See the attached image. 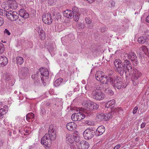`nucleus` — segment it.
Instances as JSON below:
<instances>
[{
    "label": "nucleus",
    "instance_id": "1",
    "mask_svg": "<svg viewBox=\"0 0 149 149\" xmlns=\"http://www.w3.org/2000/svg\"><path fill=\"white\" fill-rule=\"evenodd\" d=\"M56 127L52 125H50L49 128L48 133H46L42 138L41 143L47 148H49L52 144V141L56 139Z\"/></svg>",
    "mask_w": 149,
    "mask_h": 149
},
{
    "label": "nucleus",
    "instance_id": "2",
    "mask_svg": "<svg viewBox=\"0 0 149 149\" xmlns=\"http://www.w3.org/2000/svg\"><path fill=\"white\" fill-rule=\"evenodd\" d=\"M117 72L121 76H123L124 72H125L126 76H128V73L129 75L132 73V67L130 63V62L127 60L124 61L123 63L119 64L117 67Z\"/></svg>",
    "mask_w": 149,
    "mask_h": 149
},
{
    "label": "nucleus",
    "instance_id": "3",
    "mask_svg": "<svg viewBox=\"0 0 149 149\" xmlns=\"http://www.w3.org/2000/svg\"><path fill=\"white\" fill-rule=\"evenodd\" d=\"M82 104L86 110L89 111H91L94 109L97 110L99 107L98 104L90 100L84 101Z\"/></svg>",
    "mask_w": 149,
    "mask_h": 149
},
{
    "label": "nucleus",
    "instance_id": "4",
    "mask_svg": "<svg viewBox=\"0 0 149 149\" xmlns=\"http://www.w3.org/2000/svg\"><path fill=\"white\" fill-rule=\"evenodd\" d=\"M118 113L121 114L123 113V110L121 108H116L114 111H112L111 113H104V120L108 121L111 118L113 117H116Z\"/></svg>",
    "mask_w": 149,
    "mask_h": 149
},
{
    "label": "nucleus",
    "instance_id": "5",
    "mask_svg": "<svg viewBox=\"0 0 149 149\" xmlns=\"http://www.w3.org/2000/svg\"><path fill=\"white\" fill-rule=\"evenodd\" d=\"M91 97L96 100L100 101L104 99L105 94L101 91L96 89L92 91L91 94Z\"/></svg>",
    "mask_w": 149,
    "mask_h": 149
},
{
    "label": "nucleus",
    "instance_id": "6",
    "mask_svg": "<svg viewBox=\"0 0 149 149\" xmlns=\"http://www.w3.org/2000/svg\"><path fill=\"white\" fill-rule=\"evenodd\" d=\"M102 72H96L95 77L96 79L100 82L103 84H108L109 82V78L107 76L101 75Z\"/></svg>",
    "mask_w": 149,
    "mask_h": 149
},
{
    "label": "nucleus",
    "instance_id": "7",
    "mask_svg": "<svg viewBox=\"0 0 149 149\" xmlns=\"http://www.w3.org/2000/svg\"><path fill=\"white\" fill-rule=\"evenodd\" d=\"M127 73L128 75H130V74L129 75L128 73L127 72ZM130 74H132L131 79L133 82H135L136 80H138L141 77L142 75L141 72L134 68H132V73Z\"/></svg>",
    "mask_w": 149,
    "mask_h": 149
},
{
    "label": "nucleus",
    "instance_id": "8",
    "mask_svg": "<svg viewBox=\"0 0 149 149\" xmlns=\"http://www.w3.org/2000/svg\"><path fill=\"white\" fill-rule=\"evenodd\" d=\"M6 16L12 21H14L19 17V14L17 12L13 10H8L6 12Z\"/></svg>",
    "mask_w": 149,
    "mask_h": 149
},
{
    "label": "nucleus",
    "instance_id": "9",
    "mask_svg": "<svg viewBox=\"0 0 149 149\" xmlns=\"http://www.w3.org/2000/svg\"><path fill=\"white\" fill-rule=\"evenodd\" d=\"M95 133V132L91 129H87L83 132V135L84 138L89 140L93 138Z\"/></svg>",
    "mask_w": 149,
    "mask_h": 149
},
{
    "label": "nucleus",
    "instance_id": "10",
    "mask_svg": "<svg viewBox=\"0 0 149 149\" xmlns=\"http://www.w3.org/2000/svg\"><path fill=\"white\" fill-rule=\"evenodd\" d=\"M85 117L84 114L81 112L74 113L71 116V119L73 121H79L84 119Z\"/></svg>",
    "mask_w": 149,
    "mask_h": 149
},
{
    "label": "nucleus",
    "instance_id": "11",
    "mask_svg": "<svg viewBox=\"0 0 149 149\" xmlns=\"http://www.w3.org/2000/svg\"><path fill=\"white\" fill-rule=\"evenodd\" d=\"M42 20L45 24L48 25L51 24L52 21L51 15L49 13H47L43 15Z\"/></svg>",
    "mask_w": 149,
    "mask_h": 149
},
{
    "label": "nucleus",
    "instance_id": "12",
    "mask_svg": "<svg viewBox=\"0 0 149 149\" xmlns=\"http://www.w3.org/2000/svg\"><path fill=\"white\" fill-rule=\"evenodd\" d=\"M129 59H130L132 62L135 65H136L138 63L137 58L135 54L133 52H130L127 55Z\"/></svg>",
    "mask_w": 149,
    "mask_h": 149
},
{
    "label": "nucleus",
    "instance_id": "13",
    "mask_svg": "<svg viewBox=\"0 0 149 149\" xmlns=\"http://www.w3.org/2000/svg\"><path fill=\"white\" fill-rule=\"evenodd\" d=\"M79 146L80 149H87L89 146V144L88 142L82 141L80 142Z\"/></svg>",
    "mask_w": 149,
    "mask_h": 149
},
{
    "label": "nucleus",
    "instance_id": "14",
    "mask_svg": "<svg viewBox=\"0 0 149 149\" xmlns=\"http://www.w3.org/2000/svg\"><path fill=\"white\" fill-rule=\"evenodd\" d=\"M66 127L68 130L72 131L77 128L76 124L74 122H71L67 124Z\"/></svg>",
    "mask_w": 149,
    "mask_h": 149
},
{
    "label": "nucleus",
    "instance_id": "15",
    "mask_svg": "<svg viewBox=\"0 0 149 149\" xmlns=\"http://www.w3.org/2000/svg\"><path fill=\"white\" fill-rule=\"evenodd\" d=\"M8 63L7 58L4 56H0V66H6Z\"/></svg>",
    "mask_w": 149,
    "mask_h": 149
},
{
    "label": "nucleus",
    "instance_id": "16",
    "mask_svg": "<svg viewBox=\"0 0 149 149\" xmlns=\"http://www.w3.org/2000/svg\"><path fill=\"white\" fill-rule=\"evenodd\" d=\"M19 14L24 19H27L29 17V14L26 11L22 9L20 10Z\"/></svg>",
    "mask_w": 149,
    "mask_h": 149
},
{
    "label": "nucleus",
    "instance_id": "17",
    "mask_svg": "<svg viewBox=\"0 0 149 149\" xmlns=\"http://www.w3.org/2000/svg\"><path fill=\"white\" fill-rule=\"evenodd\" d=\"M105 129L104 126L101 125L99 126L97 129L96 135L97 136H100L102 134L105 132Z\"/></svg>",
    "mask_w": 149,
    "mask_h": 149
},
{
    "label": "nucleus",
    "instance_id": "18",
    "mask_svg": "<svg viewBox=\"0 0 149 149\" xmlns=\"http://www.w3.org/2000/svg\"><path fill=\"white\" fill-rule=\"evenodd\" d=\"M64 16L68 18H70L73 16L72 12V10H67L63 13Z\"/></svg>",
    "mask_w": 149,
    "mask_h": 149
},
{
    "label": "nucleus",
    "instance_id": "19",
    "mask_svg": "<svg viewBox=\"0 0 149 149\" xmlns=\"http://www.w3.org/2000/svg\"><path fill=\"white\" fill-rule=\"evenodd\" d=\"M8 107L6 106H5L3 108L0 109V119L3 117V115L8 111Z\"/></svg>",
    "mask_w": 149,
    "mask_h": 149
},
{
    "label": "nucleus",
    "instance_id": "20",
    "mask_svg": "<svg viewBox=\"0 0 149 149\" xmlns=\"http://www.w3.org/2000/svg\"><path fill=\"white\" fill-rule=\"evenodd\" d=\"M120 77H117L116 78L115 77H110L109 79H110L109 83L113 87H115V84L116 82H118V79Z\"/></svg>",
    "mask_w": 149,
    "mask_h": 149
},
{
    "label": "nucleus",
    "instance_id": "21",
    "mask_svg": "<svg viewBox=\"0 0 149 149\" xmlns=\"http://www.w3.org/2000/svg\"><path fill=\"white\" fill-rule=\"evenodd\" d=\"M40 72L41 75L45 77L48 76L49 75V72L47 69L45 68H40Z\"/></svg>",
    "mask_w": 149,
    "mask_h": 149
},
{
    "label": "nucleus",
    "instance_id": "22",
    "mask_svg": "<svg viewBox=\"0 0 149 149\" xmlns=\"http://www.w3.org/2000/svg\"><path fill=\"white\" fill-rule=\"evenodd\" d=\"M28 71V68L26 67H22L19 71V74L20 75H24L26 74Z\"/></svg>",
    "mask_w": 149,
    "mask_h": 149
},
{
    "label": "nucleus",
    "instance_id": "23",
    "mask_svg": "<svg viewBox=\"0 0 149 149\" xmlns=\"http://www.w3.org/2000/svg\"><path fill=\"white\" fill-rule=\"evenodd\" d=\"M74 136L68 133L66 135V140L69 143H72L74 141Z\"/></svg>",
    "mask_w": 149,
    "mask_h": 149
},
{
    "label": "nucleus",
    "instance_id": "24",
    "mask_svg": "<svg viewBox=\"0 0 149 149\" xmlns=\"http://www.w3.org/2000/svg\"><path fill=\"white\" fill-rule=\"evenodd\" d=\"M115 84V88H116L118 89H120L122 87V80L120 77L118 78V82Z\"/></svg>",
    "mask_w": 149,
    "mask_h": 149
},
{
    "label": "nucleus",
    "instance_id": "25",
    "mask_svg": "<svg viewBox=\"0 0 149 149\" xmlns=\"http://www.w3.org/2000/svg\"><path fill=\"white\" fill-rule=\"evenodd\" d=\"M115 102V101L114 100H110L107 103L106 106L107 107L108 105V107H109L110 108H112L114 107Z\"/></svg>",
    "mask_w": 149,
    "mask_h": 149
},
{
    "label": "nucleus",
    "instance_id": "26",
    "mask_svg": "<svg viewBox=\"0 0 149 149\" xmlns=\"http://www.w3.org/2000/svg\"><path fill=\"white\" fill-rule=\"evenodd\" d=\"M39 34L40 38L41 40L44 39L45 38V32L43 30H39L38 31Z\"/></svg>",
    "mask_w": 149,
    "mask_h": 149
},
{
    "label": "nucleus",
    "instance_id": "27",
    "mask_svg": "<svg viewBox=\"0 0 149 149\" xmlns=\"http://www.w3.org/2000/svg\"><path fill=\"white\" fill-rule=\"evenodd\" d=\"M15 21H16V24L21 25H23L25 22V20L24 19L22 18L19 19V17Z\"/></svg>",
    "mask_w": 149,
    "mask_h": 149
},
{
    "label": "nucleus",
    "instance_id": "28",
    "mask_svg": "<svg viewBox=\"0 0 149 149\" xmlns=\"http://www.w3.org/2000/svg\"><path fill=\"white\" fill-rule=\"evenodd\" d=\"M63 81V79L59 78L57 79L54 82V85L55 87L59 86L62 83Z\"/></svg>",
    "mask_w": 149,
    "mask_h": 149
},
{
    "label": "nucleus",
    "instance_id": "29",
    "mask_svg": "<svg viewBox=\"0 0 149 149\" xmlns=\"http://www.w3.org/2000/svg\"><path fill=\"white\" fill-rule=\"evenodd\" d=\"M147 38L146 36L141 37L138 38V42L140 43H144L146 41Z\"/></svg>",
    "mask_w": 149,
    "mask_h": 149
},
{
    "label": "nucleus",
    "instance_id": "30",
    "mask_svg": "<svg viewBox=\"0 0 149 149\" xmlns=\"http://www.w3.org/2000/svg\"><path fill=\"white\" fill-rule=\"evenodd\" d=\"M18 6V4L15 1L12 2L10 5V7L13 9H16Z\"/></svg>",
    "mask_w": 149,
    "mask_h": 149
},
{
    "label": "nucleus",
    "instance_id": "31",
    "mask_svg": "<svg viewBox=\"0 0 149 149\" xmlns=\"http://www.w3.org/2000/svg\"><path fill=\"white\" fill-rule=\"evenodd\" d=\"M16 62L17 64L21 65L24 62V59L23 58L20 56H18L16 58Z\"/></svg>",
    "mask_w": 149,
    "mask_h": 149
},
{
    "label": "nucleus",
    "instance_id": "32",
    "mask_svg": "<svg viewBox=\"0 0 149 149\" xmlns=\"http://www.w3.org/2000/svg\"><path fill=\"white\" fill-rule=\"evenodd\" d=\"M8 3V2H4L2 3L1 5V7L3 8L5 10H7L9 9V6L8 4H7Z\"/></svg>",
    "mask_w": 149,
    "mask_h": 149
},
{
    "label": "nucleus",
    "instance_id": "33",
    "mask_svg": "<svg viewBox=\"0 0 149 149\" xmlns=\"http://www.w3.org/2000/svg\"><path fill=\"white\" fill-rule=\"evenodd\" d=\"M105 93L110 95H112L114 94L113 92L110 88H108L105 89L104 90Z\"/></svg>",
    "mask_w": 149,
    "mask_h": 149
},
{
    "label": "nucleus",
    "instance_id": "34",
    "mask_svg": "<svg viewBox=\"0 0 149 149\" xmlns=\"http://www.w3.org/2000/svg\"><path fill=\"white\" fill-rule=\"evenodd\" d=\"M34 117V114L32 113H30L27 114L26 115V120L30 122L29 120L33 118Z\"/></svg>",
    "mask_w": 149,
    "mask_h": 149
},
{
    "label": "nucleus",
    "instance_id": "35",
    "mask_svg": "<svg viewBox=\"0 0 149 149\" xmlns=\"http://www.w3.org/2000/svg\"><path fill=\"white\" fill-rule=\"evenodd\" d=\"M97 118L98 119L99 121L104 120V113L98 114L97 116Z\"/></svg>",
    "mask_w": 149,
    "mask_h": 149
},
{
    "label": "nucleus",
    "instance_id": "36",
    "mask_svg": "<svg viewBox=\"0 0 149 149\" xmlns=\"http://www.w3.org/2000/svg\"><path fill=\"white\" fill-rule=\"evenodd\" d=\"M72 10V13L73 15L74 14L80 13H79V11L78 8L76 7H73Z\"/></svg>",
    "mask_w": 149,
    "mask_h": 149
},
{
    "label": "nucleus",
    "instance_id": "37",
    "mask_svg": "<svg viewBox=\"0 0 149 149\" xmlns=\"http://www.w3.org/2000/svg\"><path fill=\"white\" fill-rule=\"evenodd\" d=\"M123 63L120 59H116L114 62V65L116 67H117L119 64H120Z\"/></svg>",
    "mask_w": 149,
    "mask_h": 149
},
{
    "label": "nucleus",
    "instance_id": "38",
    "mask_svg": "<svg viewBox=\"0 0 149 149\" xmlns=\"http://www.w3.org/2000/svg\"><path fill=\"white\" fill-rule=\"evenodd\" d=\"M80 14H74V15L72 16V17H74V20L75 21V22H77L80 18Z\"/></svg>",
    "mask_w": 149,
    "mask_h": 149
},
{
    "label": "nucleus",
    "instance_id": "39",
    "mask_svg": "<svg viewBox=\"0 0 149 149\" xmlns=\"http://www.w3.org/2000/svg\"><path fill=\"white\" fill-rule=\"evenodd\" d=\"M5 48L3 45L2 43L0 42V54L3 52Z\"/></svg>",
    "mask_w": 149,
    "mask_h": 149
},
{
    "label": "nucleus",
    "instance_id": "40",
    "mask_svg": "<svg viewBox=\"0 0 149 149\" xmlns=\"http://www.w3.org/2000/svg\"><path fill=\"white\" fill-rule=\"evenodd\" d=\"M39 73V72H36V74H35L33 75H32L31 76V77L32 79H37L38 77V74Z\"/></svg>",
    "mask_w": 149,
    "mask_h": 149
},
{
    "label": "nucleus",
    "instance_id": "41",
    "mask_svg": "<svg viewBox=\"0 0 149 149\" xmlns=\"http://www.w3.org/2000/svg\"><path fill=\"white\" fill-rule=\"evenodd\" d=\"M85 20L87 24H90L92 22L90 18L89 17H86L85 19Z\"/></svg>",
    "mask_w": 149,
    "mask_h": 149
},
{
    "label": "nucleus",
    "instance_id": "42",
    "mask_svg": "<svg viewBox=\"0 0 149 149\" xmlns=\"http://www.w3.org/2000/svg\"><path fill=\"white\" fill-rule=\"evenodd\" d=\"M74 141H75L76 142L78 143L80 141V137L79 136H74Z\"/></svg>",
    "mask_w": 149,
    "mask_h": 149
},
{
    "label": "nucleus",
    "instance_id": "43",
    "mask_svg": "<svg viewBox=\"0 0 149 149\" xmlns=\"http://www.w3.org/2000/svg\"><path fill=\"white\" fill-rule=\"evenodd\" d=\"M47 48L48 49L49 52H52L53 50L54 47L53 46H52V45L50 44L47 47Z\"/></svg>",
    "mask_w": 149,
    "mask_h": 149
},
{
    "label": "nucleus",
    "instance_id": "44",
    "mask_svg": "<svg viewBox=\"0 0 149 149\" xmlns=\"http://www.w3.org/2000/svg\"><path fill=\"white\" fill-rule=\"evenodd\" d=\"M44 107L42 106L41 108V111L40 113L42 115H44L46 113V110L44 108Z\"/></svg>",
    "mask_w": 149,
    "mask_h": 149
},
{
    "label": "nucleus",
    "instance_id": "45",
    "mask_svg": "<svg viewBox=\"0 0 149 149\" xmlns=\"http://www.w3.org/2000/svg\"><path fill=\"white\" fill-rule=\"evenodd\" d=\"M7 11L3 10L2 9H0V15H3V14L6 15V12Z\"/></svg>",
    "mask_w": 149,
    "mask_h": 149
},
{
    "label": "nucleus",
    "instance_id": "46",
    "mask_svg": "<svg viewBox=\"0 0 149 149\" xmlns=\"http://www.w3.org/2000/svg\"><path fill=\"white\" fill-rule=\"evenodd\" d=\"M4 33L5 34H7L8 36L10 35L11 33L7 29H5L4 31Z\"/></svg>",
    "mask_w": 149,
    "mask_h": 149
},
{
    "label": "nucleus",
    "instance_id": "47",
    "mask_svg": "<svg viewBox=\"0 0 149 149\" xmlns=\"http://www.w3.org/2000/svg\"><path fill=\"white\" fill-rule=\"evenodd\" d=\"M71 149H78L76 144L72 145L71 147Z\"/></svg>",
    "mask_w": 149,
    "mask_h": 149
},
{
    "label": "nucleus",
    "instance_id": "48",
    "mask_svg": "<svg viewBox=\"0 0 149 149\" xmlns=\"http://www.w3.org/2000/svg\"><path fill=\"white\" fill-rule=\"evenodd\" d=\"M4 22V20L3 18L0 17V26H1Z\"/></svg>",
    "mask_w": 149,
    "mask_h": 149
},
{
    "label": "nucleus",
    "instance_id": "49",
    "mask_svg": "<svg viewBox=\"0 0 149 149\" xmlns=\"http://www.w3.org/2000/svg\"><path fill=\"white\" fill-rule=\"evenodd\" d=\"M138 110V107H134V109L133 111V113L134 114H135L136 113L137 111Z\"/></svg>",
    "mask_w": 149,
    "mask_h": 149
},
{
    "label": "nucleus",
    "instance_id": "50",
    "mask_svg": "<svg viewBox=\"0 0 149 149\" xmlns=\"http://www.w3.org/2000/svg\"><path fill=\"white\" fill-rule=\"evenodd\" d=\"M54 3L53 0H49L48 1V4L50 5H52Z\"/></svg>",
    "mask_w": 149,
    "mask_h": 149
},
{
    "label": "nucleus",
    "instance_id": "51",
    "mask_svg": "<svg viewBox=\"0 0 149 149\" xmlns=\"http://www.w3.org/2000/svg\"><path fill=\"white\" fill-rule=\"evenodd\" d=\"M50 105L49 103V102H47L46 103H45L43 104L42 106L43 107H47V106H49Z\"/></svg>",
    "mask_w": 149,
    "mask_h": 149
},
{
    "label": "nucleus",
    "instance_id": "52",
    "mask_svg": "<svg viewBox=\"0 0 149 149\" xmlns=\"http://www.w3.org/2000/svg\"><path fill=\"white\" fill-rule=\"evenodd\" d=\"M146 125V123L144 122L142 123L141 125V128L143 129L144 127Z\"/></svg>",
    "mask_w": 149,
    "mask_h": 149
},
{
    "label": "nucleus",
    "instance_id": "53",
    "mask_svg": "<svg viewBox=\"0 0 149 149\" xmlns=\"http://www.w3.org/2000/svg\"><path fill=\"white\" fill-rule=\"evenodd\" d=\"M86 123L88 125H92L93 124L90 121H86Z\"/></svg>",
    "mask_w": 149,
    "mask_h": 149
},
{
    "label": "nucleus",
    "instance_id": "54",
    "mask_svg": "<svg viewBox=\"0 0 149 149\" xmlns=\"http://www.w3.org/2000/svg\"><path fill=\"white\" fill-rule=\"evenodd\" d=\"M121 146L120 144L117 145L113 149H118Z\"/></svg>",
    "mask_w": 149,
    "mask_h": 149
},
{
    "label": "nucleus",
    "instance_id": "55",
    "mask_svg": "<svg viewBox=\"0 0 149 149\" xmlns=\"http://www.w3.org/2000/svg\"><path fill=\"white\" fill-rule=\"evenodd\" d=\"M3 141L1 139H0V147L3 145Z\"/></svg>",
    "mask_w": 149,
    "mask_h": 149
},
{
    "label": "nucleus",
    "instance_id": "56",
    "mask_svg": "<svg viewBox=\"0 0 149 149\" xmlns=\"http://www.w3.org/2000/svg\"><path fill=\"white\" fill-rule=\"evenodd\" d=\"M146 21L147 22L149 23V15L146 17Z\"/></svg>",
    "mask_w": 149,
    "mask_h": 149
},
{
    "label": "nucleus",
    "instance_id": "57",
    "mask_svg": "<svg viewBox=\"0 0 149 149\" xmlns=\"http://www.w3.org/2000/svg\"><path fill=\"white\" fill-rule=\"evenodd\" d=\"M111 7H114L115 5V3L113 1H112L111 2Z\"/></svg>",
    "mask_w": 149,
    "mask_h": 149
},
{
    "label": "nucleus",
    "instance_id": "58",
    "mask_svg": "<svg viewBox=\"0 0 149 149\" xmlns=\"http://www.w3.org/2000/svg\"><path fill=\"white\" fill-rule=\"evenodd\" d=\"M95 0H88V2L90 3H92L95 1Z\"/></svg>",
    "mask_w": 149,
    "mask_h": 149
},
{
    "label": "nucleus",
    "instance_id": "59",
    "mask_svg": "<svg viewBox=\"0 0 149 149\" xmlns=\"http://www.w3.org/2000/svg\"><path fill=\"white\" fill-rule=\"evenodd\" d=\"M63 55L65 57H66L68 56V54L67 53H64L63 54Z\"/></svg>",
    "mask_w": 149,
    "mask_h": 149
},
{
    "label": "nucleus",
    "instance_id": "60",
    "mask_svg": "<svg viewBox=\"0 0 149 149\" xmlns=\"http://www.w3.org/2000/svg\"><path fill=\"white\" fill-rule=\"evenodd\" d=\"M25 132L27 134H29V133H31V132L28 130H26L25 131Z\"/></svg>",
    "mask_w": 149,
    "mask_h": 149
},
{
    "label": "nucleus",
    "instance_id": "61",
    "mask_svg": "<svg viewBox=\"0 0 149 149\" xmlns=\"http://www.w3.org/2000/svg\"><path fill=\"white\" fill-rule=\"evenodd\" d=\"M57 15H58V17H57L58 19L59 18H61V16L59 13H58V14H57Z\"/></svg>",
    "mask_w": 149,
    "mask_h": 149
},
{
    "label": "nucleus",
    "instance_id": "62",
    "mask_svg": "<svg viewBox=\"0 0 149 149\" xmlns=\"http://www.w3.org/2000/svg\"><path fill=\"white\" fill-rule=\"evenodd\" d=\"M22 130L21 131V130H19V132L20 133V134L21 135H23V134H22Z\"/></svg>",
    "mask_w": 149,
    "mask_h": 149
},
{
    "label": "nucleus",
    "instance_id": "63",
    "mask_svg": "<svg viewBox=\"0 0 149 149\" xmlns=\"http://www.w3.org/2000/svg\"><path fill=\"white\" fill-rule=\"evenodd\" d=\"M82 83L83 84H85L86 83V82L85 81V80H83L82 81Z\"/></svg>",
    "mask_w": 149,
    "mask_h": 149
},
{
    "label": "nucleus",
    "instance_id": "64",
    "mask_svg": "<svg viewBox=\"0 0 149 149\" xmlns=\"http://www.w3.org/2000/svg\"><path fill=\"white\" fill-rule=\"evenodd\" d=\"M16 133H17V132L15 131H14L13 132V133L14 134H16Z\"/></svg>",
    "mask_w": 149,
    "mask_h": 149
}]
</instances>
